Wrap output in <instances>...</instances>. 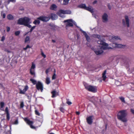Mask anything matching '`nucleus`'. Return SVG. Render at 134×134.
Listing matches in <instances>:
<instances>
[{
	"instance_id": "obj_31",
	"label": "nucleus",
	"mask_w": 134,
	"mask_h": 134,
	"mask_svg": "<svg viewBox=\"0 0 134 134\" xmlns=\"http://www.w3.org/2000/svg\"><path fill=\"white\" fill-rule=\"evenodd\" d=\"M7 114V119L8 120H9L10 119L9 114V113Z\"/></svg>"
},
{
	"instance_id": "obj_41",
	"label": "nucleus",
	"mask_w": 134,
	"mask_h": 134,
	"mask_svg": "<svg viewBox=\"0 0 134 134\" xmlns=\"http://www.w3.org/2000/svg\"><path fill=\"white\" fill-rule=\"evenodd\" d=\"M60 110L61 111H62V112L63 113L64 112L65 110L62 107L60 108Z\"/></svg>"
},
{
	"instance_id": "obj_49",
	"label": "nucleus",
	"mask_w": 134,
	"mask_h": 134,
	"mask_svg": "<svg viewBox=\"0 0 134 134\" xmlns=\"http://www.w3.org/2000/svg\"><path fill=\"white\" fill-rule=\"evenodd\" d=\"M97 1H94L93 2V4H96V3H97Z\"/></svg>"
},
{
	"instance_id": "obj_2",
	"label": "nucleus",
	"mask_w": 134,
	"mask_h": 134,
	"mask_svg": "<svg viewBox=\"0 0 134 134\" xmlns=\"http://www.w3.org/2000/svg\"><path fill=\"white\" fill-rule=\"evenodd\" d=\"M30 20V19L29 18L25 17L24 18H20L18 20V23L20 25H24L29 28H31L30 32H31L35 28L36 26H34L31 27V25H30V24L31 23Z\"/></svg>"
},
{
	"instance_id": "obj_21",
	"label": "nucleus",
	"mask_w": 134,
	"mask_h": 134,
	"mask_svg": "<svg viewBox=\"0 0 134 134\" xmlns=\"http://www.w3.org/2000/svg\"><path fill=\"white\" fill-rule=\"evenodd\" d=\"M57 8V6L55 4H52L51 7L50 9L52 10H55Z\"/></svg>"
},
{
	"instance_id": "obj_17",
	"label": "nucleus",
	"mask_w": 134,
	"mask_h": 134,
	"mask_svg": "<svg viewBox=\"0 0 134 134\" xmlns=\"http://www.w3.org/2000/svg\"><path fill=\"white\" fill-rule=\"evenodd\" d=\"M112 46L113 48L118 47V48H123L124 46L120 44H118L115 43H113L112 45Z\"/></svg>"
},
{
	"instance_id": "obj_29",
	"label": "nucleus",
	"mask_w": 134,
	"mask_h": 134,
	"mask_svg": "<svg viewBox=\"0 0 134 134\" xmlns=\"http://www.w3.org/2000/svg\"><path fill=\"white\" fill-rule=\"evenodd\" d=\"M119 98L122 102H123L124 103H125V99L124 97H119Z\"/></svg>"
},
{
	"instance_id": "obj_55",
	"label": "nucleus",
	"mask_w": 134,
	"mask_h": 134,
	"mask_svg": "<svg viewBox=\"0 0 134 134\" xmlns=\"http://www.w3.org/2000/svg\"><path fill=\"white\" fill-rule=\"evenodd\" d=\"M54 134V133H50V134Z\"/></svg>"
},
{
	"instance_id": "obj_23",
	"label": "nucleus",
	"mask_w": 134,
	"mask_h": 134,
	"mask_svg": "<svg viewBox=\"0 0 134 134\" xmlns=\"http://www.w3.org/2000/svg\"><path fill=\"white\" fill-rule=\"evenodd\" d=\"M93 36L94 37L97 38L99 40V41L100 40L104 42L103 41H102L101 40V36L100 35H93Z\"/></svg>"
},
{
	"instance_id": "obj_25",
	"label": "nucleus",
	"mask_w": 134,
	"mask_h": 134,
	"mask_svg": "<svg viewBox=\"0 0 134 134\" xmlns=\"http://www.w3.org/2000/svg\"><path fill=\"white\" fill-rule=\"evenodd\" d=\"M39 20L40 19H38V18L37 19L35 20V21L33 22V23L35 25L37 24H39L40 23V21Z\"/></svg>"
},
{
	"instance_id": "obj_33",
	"label": "nucleus",
	"mask_w": 134,
	"mask_h": 134,
	"mask_svg": "<svg viewBox=\"0 0 134 134\" xmlns=\"http://www.w3.org/2000/svg\"><path fill=\"white\" fill-rule=\"evenodd\" d=\"M1 16L3 17V18H5V13L3 12L1 13Z\"/></svg>"
},
{
	"instance_id": "obj_54",
	"label": "nucleus",
	"mask_w": 134,
	"mask_h": 134,
	"mask_svg": "<svg viewBox=\"0 0 134 134\" xmlns=\"http://www.w3.org/2000/svg\"><path fill=\"white\" fill-rule=\"evenodd\" d=\"M50 26H52V27H53V25H52H52H51V24H50Z\"/></svg>"
},
{
	"instance_id": "obj_39",
	"label": "nucleus",
	"mask_w": 134,
	"mask_h": 134,
	"mask_svg": "<svg viewBox=\"0 0 134 134\" xmlns=\"http://www.w3.org/2000/svg\"><path fill=\"white\" fill-rule=\"evenodd\" d=\"M20 107L23 108V107L24 106V103L23 102H21L20 104Z\"/></svg>"
},
{
	"instance_id": "obj_3",
	"label": "nucleus",
	"mask_w": 134,
	"mask_h": 134,
	"mask_svg": "<svg viewBox=\"0 0 134 134\" xmlns=\"http://www.w3.org/2000/svg\"><path fill=\"white\" fill-rule=\"evenodd\" d=\"M126 114L127 113L126 110L121 111L118 113V118L119 119L123 122H126L127 120L126 117Z\"/></svg>"
},
{
	"instance_id": "obj_50",
	"label": "nucleus",
	"mask_w": 134,
	"mask_h": 134,
	"mask_svg": "<svg viewBox=\"0 0 134 134\" xmlns=\"http://www.w3.org/2000/svg\"><path fill=\"white\" fill-rule=\"evenodd\" d=\"M26 47L27 48H30V47L29 45H27Z\"/></svg>"
},
{
	"instance_id": "obj_1",
	"label": "nucleus",
	"mask_w": 134,
	"mask_h": 134,
	"mask_svg": "<svg viewBox=\"0 0 134 134\" xmlns=\"http://www.w3.org/2000/svg\"><path fill=\"white\" fill-rule=\"evenodd\" d=\"M97 43L100 45L97 46V48L95 47L94 50L95 53L97 55L102 53L103 52L104 49L112 48L111 47L108 46V44L104 42L99 40L98 41Z\"/></svg>"
},
{
	"instance_id": "obj_13",
	"label": "nucleus",
	"mask_w": 134,
	"mask_h": 134,
	"mask_svg": "<svg viewBox=\"0 0 134 134\" xmlns=\"http://www.w3.org/2000/svg\"><path fill=\"white\" fill-rule=\"evenodd\" d=\"M94 119V116H93L87 117L86 118L87 123L89 124H91L93 122V120Z\"/></svg>"
},
{
	"instance_id": "obj_38",
	"label": "nucleus",
	"mask_w": 134,
	"mask_h": 134,
	"mask_svg": "<svg viewBox=\"0 0 134 134\" xmlns=\"http://www.w3.org/2000/svg\"><path fill=\"white\" fill-rule=\"evenodd\" d=\"M66 103L69 105H70L72 104V103L70 101H69L68 100H67L66 102Z\"/></svg>"
},
{
	"instance_id": "obj_48",
	"label": "nucleus",
	"mask_w": 134,
	"mask_h": 134,
	"mask_svg": "<svg viewBox=\"0 0 134 134\" xmlns=\"http://www.w3.org/2000/svg\"><path fill=\"white\" fill-rule=\"evenodd\" d=\"M76 114L77 115H79L80 114V113L79 111H77L76 113Z\"/></svg>"
},
{
	"instance_id": "obj_11",
	"label": "nucleus",
	"mask_w": 134,
	"mask_h": 134,
	"mask_svg": "<svg viewBox=\"0 0 134 134\" xmlns=\"http://www.w3.org/2000/svg\"><path fill=\"white\" fill-rule=\"evenodd\" d=\"M29 88V87L27 85H26L23 87V89L22 90L20 89H19L20 91L19 93L21 94H25L26 92L28 90Z\"/></svg>"
},
{
	"instance_id": "obj_22",
	"label": "nucleus",
	"mask_w": 134,
	"mask_h": 134,
	"mask_svg": "<svg viewBox=\"0 0 134 134\" xmlns=\"http://www.w3.org/2000/svg\"><path fill=\"white\" fill-rule=\"evenodd\" d=\"M106 70L102 74V78H103V80L105 81L107 78V76L106 75Z\"/></svg>"
},
{
	"instance_id": "obj_43",
	"label": "nucleus",
	"mask_w": 134,
	"mask_h": 134,
	"mask_svg": "<svg viewBox=\"0 0 134 134\" xmlns=\"http://www.w3.org/2000/svg\"><path fill=\"white\" fill-rule=\"evenodd\" d=\"M41 54H42V56L44 58H46V55L44 54L43 52H42Z\"/></svg>"
},
{
	"instance_id": "obj_20",
	"label": "nucleus",
	"mask_w": 134,
	"mask_h": 134,
	"mask_svg": "<svg viewBox=\"0 0 134 134\" xmlns=\"http://www.w3.org/2000/svg\"><path fill=\"white\" fill-rule=\"evenodd\" d=\"M51 16L52 19L53 20L56 19L57 18V16L55 14H51Z\"/></svg>"
},
{
	"instance_id": "obj_44",
	"label": "nucleus",
	"mask_w": 134,
	"mask_h": 134,
	"mask_svg": "<svg viewBox=\"0 0 134 134\" xmlns=\"http://www.w3.org/2000/svg\"><path fill=\"white\" fill-rule=\"evenodd\" d=\"M18 124V120H15L14 122V124Z\"/></svg>"
},
{
	"instance_id": "obj_42",
	"label": "nucleus",
	"mask_w": 134,
	"mask_h": 134,
	"mask_svg": "<svg viewBox=\"0 0 134 134\" xmlns=\"http://www.w3.org/2000/svg\"><path fill=\"white\" fill-rule=\"evenodd\" d=\"M15 1V0H8V3H9L10 2H14Z\"/></svg>"
},
{
	"instance_id": "obj_18",
	"label": "nucleus",
	"mask_w": 134,
	"mask_h": 134,
	"mask_svg": "<svg viewBox=\"0 0 134 134\" xmlns=\"http://www.w3.org/2000/svg\"><path fill=\"white\" fill-rule=\"evenodd\" d=\"M108 16L106 13H104L102 16V19L104 22H106L107 21Z\"/></svg>"
},
{
	"instance_id": "obj_34",
	"label": "nucleus",
	"mask_w": 134,
	"mask_h": 134,
	"mask_svg": "<svg viewBox=\"0 0 134 134\" xmlns=\"http://www.w3.org/2000/svg\"><path fill=\"white\" fill-rule=\"evenodd\" d=\"M20 33L19 31H16L15 33V34L16 36H18L19 35Z\"/></svg>"
},
{
	"instance_id": "obj_47",
	"label": "nucleus",
	"mask_w": 134,
	"mask_h": 134,
	"mask_svg": "<svg viewBox=\"0 0 134 134\" xmlns=\"http://www.w3.org/2000/svg\"><path fill=\"white\" fill-rule=\"evenodd\" d=\"M131 111L134 114V110L133 109H131Z\"/></svg>"
},
{
	"instance_id": "obj_32",
	"label": "nucleus",
	"mask_w": 134,
	"mask_h": 134,
	"mask_svg": "<svg viewBox=\"0 0 134 134\" xmlns=\"http://www.w3.org/2000/svg\"><path fill=\"white\" fill-rule=\"evenodd\" d=\"M51 70L49 68L48 69H47L46 71V74H47L48 72L50 71Z\"/></svg>"
},
{
	"instance_id": "obj_24",
	"label": "nucleus",
	"mask_w": 134,
	"mask_h": 134,
	"mask_svg": "<svg viewBox=\"0 0 134 134\" xmlns=\"http://www.w3.org/2000/svg\"><path fill=\"white\" fill-rule=\"evenodd\" d=\"M30 38L29 36H27L25 40V43H29L30 42Z\"/></svg>"
},
{
	"instance_id": "obj_52",
	"label": "nucleus",
	"mask_w": 134,
	"mask_h": 134,
	"mask_svg": "<svg viewBox=\"0 0 134 134\" xmlns=\"http://www.w3.org/2000/svg\"><path fill=\"white\" fill-rule=\"evenodd\" d=\"M27 49V48L26 47L25 48H24V49L25 50H26Z\"/></svg>"
},
{
	"instance_id": "obj_36",
	"label": "nucleus",
	"mask_w": 134,
	"mask_h": 134,
	"mask_svg": "<svg viewBox=\"0 0 134 134\" xmlns=\"http://www.w3.org/2000/svg\"><path fill=\"white\" fill-rule=\"evenodd\" d=\"M1 106V108H3L4 106V103L3 102H1L0 103Z\"/></svg>"
},
{
	"instance_id": "obj_19",
	"label": "nucleus",
	"mask_w": 134,
	"mask_h": 134,
	"mask_svg": "<svg viewBox=\"0 0 134 134\" xmlns=\"http://www.w3.org/2000/svg\"><path fill=\"white\" fill-rule=\"evenodd\" d=\"M52 96V98L55 97L58 95V93L55 91L54 90L51 92Z\"/></svg>"
},
{
	"instance_id": "obj_8",
	"label": "nucleus",
	"mask_w": 134,
	"mask_h": 134,
	"mask_svg": "<svg viewBox=\"0 0 134 134\" xmlns=\"http://www.w3.org/2000/svg\"><path fill=\"white\" fill-rule=\"evenodd\" d=\"M25 121L29 125H30V127L32 129H35V127L32 125L33 122L31 121H30L29 119L27 118H23Z\"/></svg>"
},
{
	"instance_id": "obj_6",
	"label": "nucleus",
	"mask_w": 134,
	"mask_h": 134,
	"mask_svg": "<svg viewBox=\"0 0 134 134\" xmlns=\"http://www.w3.org/2000/svg\"><path fill=\"white\" fill-rule=\"evenodd\" d=\"M84 86L85 88L90 91L95 93L97 91V88L96 86H92L87 84H85Z\"/></svg>"
},
{
	"instance_id": "obj_51",
	"label": "nucleus",
	"mask_w": 134,
	"mask_h": 134,
	"mask_svg": "<svg viewBox=\"0 0 134 134\" xmlns=\"http://www.w3.org/2000/svg\"><path fill=\"white\" fill-rule=\"evenodd\" d=\"M52 41L53 43L55 42V41L54 40H52Z\"/></svg>"
},
{
	"instance_id": "obj_45",
	"label": "nucleus",
	"mask_w": 134,
	"mask_h": 134,
	"mask_svg": "<svg viewBox=\"0 0 134 134\" xmlns=\"http://www.w3.org/2000/svg\"><path fill=\"white\" fill-rule=\"evenodd\" d=\"M10 30V28L9 27H7V30L8 32Z\"/></svg>"
},
{
	"instance_id": "obj_28",
	"label": "nucleus",
	"mask_w": 134,
	"mask_h": 134,
	"mask_svg": "<svg viewBox=\"0 0 134 134\" xmlns=\"http://www.w3.org/2000/svg\"><path fill=\"white\" fill-rule=\"evenodd\" d=\"M30 80L33 84H35L36 83V81L34 79H31Z\"/></svg>"
},
{
	"instance_id": "obj_7",
	"label": "nucleus",
	"mask_w": 134,
	"mask_h": 134,
	"mask_svg": "<svg viewBox=\"0 0 134 134\" xmlns=\"http://www.w3.org/2000/svg\"><path fill=\"white\" fill-rule=\"evenodd\" d=\"M78 7L80 8L84 9L91 13H92L93 12V9L92 7L91 6L87 7L85 4H80L79 5Z\"/></svg>"
},
{
	"instance_id": "obj_14",
	"label": "nucleus",
	"mask_w": 134,
	"mask_h": 134,
	"mask_svg": "<svg viewBox=\"0 0 134 134\" xmlns=\"http://www.w3.org/2000/svg\"><path fill=\"white\" fill-rule=\"evenodd\" d=\"M125 19L126 20V22H125V20H122V23L124 25L126 24L127 26L129 27V20L128 18V17L127 16H125Z\"/></svg>"
},
{
	"instance_id": "obj_35",
	"label": "nucleus",
	"mask_w": 134,
	"mask_h": 134,
	"mask_svg": "<svg viewBox=\"0 0 134 134\" xmlns=\"http://www.w3.org/2000/svg\"><path fill=\"white\" fill-rule=\"evenodd\" d=\"M5 111L6 114L9 113V111L7 107H6L5 108Z\"/></svg>"
},
{
	"instance_id": "obj_27",
	"label": "nucleus",
	"mask_w": 134,
	"mask_h": 134,
	"mask_svg": "<svg viewBox=\"0 0 134 134\" xmlns=\"http://www.w3.org/2000/svg\"><path fill=\"white\" fill-rule=\"evenodd\" d=\"M50 82V79L48 77H47L46 79V83L47 84H49Z\"/></svg>"
},
{
	"instance_id": "obj_12",
	"label": "nucleus",
	"mask_w": 134,
	"mask_h": 134,
	"mask_svg": "<svg viewBox=\"0 0 134 134\" xmlns=\"http://www.w3.org/2000/svg\"><path fill=\"white\" fill-rule=\"evenodd\" d=\"M109 39L111 41H113L114 40H120V37L112 35L110 36H109Z\"/></svg>"
},
{
	"instance_id": "obj_9",
	"label": "nucleus",
	"mask_w": 134,
	"mask_h": 134,
	"mask_svg": "<svg viewBox=\"0 0 134 134\" xmlns=\"http://www.w3.org/2000/svg\"><path fill=\"white\" fill-rule=\"evenodd\" d=\"M35 64L34 63H32L31 68L30 69V72L31 75H35Z\"/></svg>"
},
{
	"instance_id": "obj_5",
	"label": "nucleus",
	"mask_w": 134,
	"mask_h": 134,
	"mask_svg": "<svg viewBox=\"0 0 134 134\" xmlns=\"http://www.w3.org/2000/svg\"><path fill=\"white\" fill-rule=\"evenodd\" d=\"M64 22L65 23L66 27V29L69 26H72L73 24L76 26V25L75 21L72 19H69L64 20Z\"/></svg>"
},
{
	"instance_id": "obj_37",
	"label": "nucleus",
	"mask_w": 134,
	"mask_h": 134,
	"mask_svg": "<svg viewBox=\"0 0 134 134\" xmlns=\"http://www.w3.org/2000/svg\"><path fill=\"white\" fill-rule=\"evenodd\" d=\"M35 113L36 115H37L38 116L40 115V113L38 112V111L37 110H35Z\"/></svg>"
},
{
	"instance_id": "obj_15",
	"label": "nucleus",
	"mask_w": 134,
	"mask_h": 134,
	"mask_svg": "<svg viewBox=\"0 0 134 134\" xmlns=\"http://www.w3.org/2000/svg\"><path fill=\"white\" fill-rule=\"evenodd\" d=\"M80 30L81 31V32L85 36L86 38V40L87 41L89 42L90 40V38L89 36H88V35L86 33L85 31L82 30L81 28H80Z\"/></svg>"
},
{
	"instance_id": "obj_16",
	"label": "nucleus",
	"mask_w": 134,
	"mask_h": 134,
	"mask_svg": "<svg viewBox=\"0 0 134 134\" xmlns=\"http://www.w3.org/2000/svg\"><path fill=\"white\" fill-rule=\"evenodd\" d=\"M38 19L43 21H47L49 20V18L47 17L41 16L38 18Z\"/></svg>"
},
{
	"instance_id": "obj_30",
	"label": "nucleus",
	"mask_w": 134,
	"mask_h": 134,
	"mask_svg": "<svg viewBox=\"0 0 134 134\" xmlns=\"http://www.w3.org/2000/svg\"><path fill=\"white\" fill-rule=\"evenodd\" d=\"M69 0H64L63 1V4L64 5H67L68 3Z\"/></svg>"
},
{
	"instance_id": "obj_40",
	"label": "nucleus",
	"mask_w": 134,
	"mask_h": 134,
	"mask_svg": "<svg viewBox=\"0 0 134 134\" xmlns=\"http://www.w3.org/2000/svg\"><path fill=\"white\" fill-rule=\"evenodd\" d=\"M55 78H56V75H55V73H54L52 76V79L53 80H54V79H55Z\"/></svg>"
},
{
	"instance_id": "obj_10",
	"label": "nucleus",
	"mask_w": 134,
	"mask_h": 134,
	"mask_svg": "<svg viewBox=\"0 0 134 134\" xmlns=\"http://www.w3.org/2000/svg\"><path fill=\"white\" fill-rule=\"evenodd\" d=\"M36 87L37 90H40L41 92L43 90V85L40 82L38 81L36 83Z\"/></svg>"
},
{
	"instance_id": "obj_53",
	"label": "nucleus",
	"mask_w": 134,
	"mask_h": 134,
	"mask_svg": "<svg viewBox=\"0 0 134 134\" xmlns=\"http://www.w3.org/2000/svg\"><path fill=\"white\" fill-rule=\"evenodd\" d=\"M108 8H109V9H110L111 8L110 7V6L109 5H108Z\"/></svg>"
},
{
	"instance_id": "obj_26",
	"label": "nucleus",
	"mask_w": 134,
	"mask_h": 134,
	"mask_svg": "<svg viewBox=\"0 0 134 134\" xmlns=\"http://www.w3.org/2000/svg\"><path fill=\"white\" fill-rule=\"evenodd\" d=\"M7 18L8 19L10 20H12L13 19V17L12 15L10 14H9L7 15Z\"/></svg>"
},
{
	"instance_id": "obj_46",
	"label": "nucleus",
	"mask_w": 134,
	"mask_h": 134,
	"mask_svg": "<svg viewBox=\"0 0 134 134\" xmlns=\"http://www.w3.org/2000/svg\"><path fill=\"white\" fill-rule=\"evenodd\" d=\"M5 39V38L4 36H3L2 38L1 41H3Z\"/></svg>"
},
{
	"instance_id": "obj_4",
	"label": "nucleus",
	"mask_w": 134,
	"mask_h": 134,
	"mask_svg": "<svg viewBox=\"0 0 134 134\" xmlns=\"http://www.w3.org/2000/svg\"><path fill=\"white\" fill-rule=\"evenodd\" d=\"M71 13V12L70 10H60L57 13V14L62 18H64L65 17L64 14H70Z\"/></svg>"
}]
</instances>
